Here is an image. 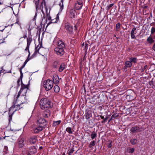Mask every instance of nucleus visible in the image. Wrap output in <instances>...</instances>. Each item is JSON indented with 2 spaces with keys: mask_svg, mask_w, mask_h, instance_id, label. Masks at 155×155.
<instances>
[{
  "mask_svg": "<svg viewBox=\"0 0 155 155\" xmlns=\"http://www.w3.org/2000/svg\"><path fill=\"white\" fill-rule=\"evenodd\" d=\"M26 37V36L25 35V36H24L23 37L24 38H25Z\"/></svg>",
  "mask_w": 155,
  "mask_h": 155,
  "instance_id": "nucleus-61",
  "label": "nucleus"
},
{
  "mask_svg": "<svg viewBox=\"0 0 155 155\" xmlns=\"http://www.w3.org/2000/svg\"><path fill=\"white\" fill-rule=\"evenodd\" d=\"M21 75H20V78H21V81L22 80V78L23 77V74H20Z\"/></svg>",
  "mask_w": 155,
  "mask_h": 155,
  "instance_id": "nucleus-49",
  "label": "nucleus"
},
{
  "mask_svg": "<svg viewBox=\"0 0 155 155\" xmlns=\"http://www.w3.org/2000/svg\"><path fill=\"white\" fill-rule=\"evenodd\" d=\"M142 130V128H140L139 127L134 126L132 127L130 130V131L133 133L140 132Z\"/></svg>",
  "mask_w": 155,
  "mask_h": 155,
  "instance_id": "nucleus-8",
  "label": "nucleus"
},
{
  "mask_svg": "<svg viewBox=\"0 0 155 155\" xmlns=\"http://www.w3.org/2000/svg\"><path fill=\"white\" fill-rule=\"evenodd\" d=\"M87 45H88V44H85V49H87Z\"/></svg>",
  "mask_w": 155,
  "mask_h": 155,
  "instance_id": "nucleus-54",
  "label": "nucleus"
},
{
  "mask_svg": "<svg viewBox=\"0 0 155 155\" xmlns=\"http://www.w3.org/2000/svg\"><path fill=\"white\" fill-rule=\"evenodd\" d=\"M14 114L12 113L11 114H10V113H9V118H8V120H9V124H10L11 121L12 120V115Z\"/></svg>",
  "mask_w": 155,
  "mask_h": 155,
  "instance_id": "nucleus-32",
  "label": "nucleus"
},
{
  "mask_svg": "<svg viewBox=\"0 0 155 155\" xmlns=\"http://www.w3.org/2000/svg\"><path fill=\"white\" fill-rule=\"evenodd\" d=\"M25 139L23 138H19L18 140L17 144L19 148L22 147L25 144Z\"/></svg>",
  "mask_w": 155,
  "mask_h": 155,
  "instance_id": "nucleus-9",
  "label": "nucleus"
},
{
  "mask_svg": "<svg viewBox=\"0 0 155 155\" xmlns=\"http://www.w3.org/2000/svg\"><path fill=\"white\" fill-rule=\"evenodd\" d=\"M38 51H38H35L34 54L31 55V58H29V57L28 56L27 58L26 59V60H27L28 62L30 60L31 58H34L36 54L37 53Z\"/></svg>",
  "mask_w": 155,
  "mask_h": 155,
  "instance_id": "nucleus-22",
  "label": "nucleus"
},
{
  "mask_svg": "<svg viewBox=\"0 0 155 155\" xmlns=\"http://www.w3.org/2000/svg\"><path fill=\"white\" fill-rule=\"evenodd\" d=\"M97 134L95 132L93 131L92 132L91 134V138L92 140L94 139L95 137H97Z\"/></svg>",
  "mask_w": 155,
  "mask_h": 155,
  "instance_id": "nucleus-28",
  "label": "nucleus"
},
{
  "mask_svg": "<svg viewBox=\"0 0 155 155\" xmlns=\"http://www.w3.org/2000/svg\"><path fill=\"white\" fill-rule=\"evenodd\" d=\"M126 97H127V101H130L133 100L132 98H131V99H129V100H128V99L130 97V95H127Z\"/></svg>",
  "mask_w": 155,
  "mask_h": 155,
  "instance_id": "nucleus-41",
  "label": "nucleus"
},
{
  "mask_svg": "<svg viewBox=\"0 0 155 155\" xmlns=\"http://www.w3.org/2000/svg\"><path fill=\"white\" fill-rule=\"evenodd\" d=\"M153 24H155V23H154V22H153V23H151V24H150V25L151 26H152V25H153Z\"/></svg>",
  "mask_w": 155,
  "mask_h": 155,
  "instance_id": "nucleus-58",
  "label": "nucleus"
},
{
  "mask_svg": "<svg viewBox=\"0 0 155 155\" xmlns=\"http://www.w3.org/2000/svg\"><path fill=\"white\" fill-rule=\"evenodd\" d=\"M130 142L132 144L134 145L137 142V140L136 139H132L130 140Z\"/></svg>",
  "mask_w": 155,
  "mask_h": 155,
  "instance_id": "nucleus-27",
  "label": "nucleus"
},
{
  "mask_svg": "<svg viewBox=\"0 0 155 155\" xmlns=\"http://www.w3.org/2000/svg\"><path fill=\"white\" fill-rule=\"evenodd\" d=\"M27 45H30L32 41V36L30 35H28V37L27 38Z\"/></svg>",
  "mask_w": 155,
  "mask_h": 155,
  "instance_id": "nucleus-21",
  "label": "nucleus"
},
{
  "mask_svg": "<svg viewBox=\"0 0 155 155\" xmlns=\"http://www.w3.org/2000/svg\"><path fill=\"white\" fill-rule=\"evenodd\" d=\"M107 147L109 148H110L112 147V141L111 140H109L107 142Z\"/></svg>",
  "mask_w": 155,
  "mask_h": 155,
  "instance_id": "nucleus-34",
  "label": "nucleus"
},
{
  "mask_svg": "<svg viewBox=\"0 0 155 155\" xmlns=\"http://www.w3.org/2000/svg\"><path fill=\"white\" fill-rule=\"evenodd\" d=\"M54 91L56 93L60 91V88L58 85H55L54 87Z\"/></svg>",
  "mask_w": 155,
  "mask_h": 155,
  "instance_id": "nucleus-25",
  "label": "nucleus"
},
{
  "mask_svg": "<svg viewBox=\"0 0 155 155\" xmlns=\"http://www.w3.org/2000/svg\"><path fill=\"white\" fill-rule=\"evenodd\" d=\"M58 20H59V17H58V15H57L55 18L54 19H53V20H51V23H56V22H57ZM50 23H49L48 24H49Z\"/></svg>",
  "mask_w": 155,
  "mask_h": 155,
  "instance_id": "nucleus-23",
  "label": "nucleus"
},
{
  "mask_svg": "<svg viewBox=\"0 0 155 155\" xmlns=\"http://www.w3.org/2000/svg\"><path fill=\"white\" fill-rule=\"evenodd\" d=\"M22 69H21L20 68H19V71H20V74H23L22 73Z\"/></svg>",
  "mask_w": 155,
  "mask_h": 155,
  "instance_id": "nucleus-51",
  "label": "nucleus"
},
{
  "mask_svg": "<svg viewBox=\"0 0 155 155\" xmlns=\"http://www.w3.org/2000/svg\"><path fill=\"white\" fill-rule=\"evenodd\" d=\"M65 27V29L67 31L68 33L70 34H71L73 32V28L69 23L66 24Z\"/></svg>",
  "mask_w": 155,
  "mask_h": 155,
  "instance_id": "nucleus-7",
  "label": "nucleus"
},
{
  "mask_svg": "<svg viewBox=\"0 0 155 155\" xmlns=\"http://www.w3.org/2000/svg\"><path fill=\"white\" fill-rule=\"evenodd\" d=\"M136 30V28L135 27H134L132 29L130 33V35L132 38L136 39L134 34L137 32Z\"/></svg>",
  "mask_w": 155,
  "mask_h": 155,
  "instance_id": "nucleus-15",
  "label": "nucleus"
},
{
  "mask_svg": "<svg viewBox=\"0 0 155 155\" xmlns=\"http://www.w3.org/2000/svg\"><path fill=\"white\" fill-rule=\"evenodd\" d=\"M53 81L55 84H58L59 82V79L58 75H54L53 77Z\"/></svg>",
  "mask_w": 155,
  "mask_h": 155,
  "instance_id": "nucleus-16",
  "label": "nucleus"
},
{
  "mask_svg": "<svg viewBox=\"0 0 155 155\" xmlns=\"http://www.w3.org/2000/svg\"><path fill=\"white\" fill-rule=\"evenodd\" d=\"M134 148L129 147L127 148V152L129 153H132L134 152Z\"/></svg>",
  "mask_w": 155,
  "mask_h": 155,
  "instance_id": "nucleus-24",
  "label": "nucleus"
},
{
  "mask_svg": "<svg viewBox=\"0 0 155 155\" xmlns=\"http://www.w3.org/2000/svg\"><path fill=\"white\" fill-rule=\"evenodd\" d=\"M21 87L18 93V97H19V96H20L21 95L25 96L28 89L27 86L23 84L22 80H21Z\"/></svg>",
  "mask_w": 155,
  "mask_h": 155,
  "instance_id": "nucleus-2",
  "label": "nucleus"
},
{
  "mask_svg": "<svg viewBox=\"0 0 155 155\" xmlns=\"http://www.w3.org/2000/svg\"><path fill=\"white\" fill-rule=\"evenodd\" d=\"M83 2L84 0H78L75 4V8L76 10L81 9L83 5Z\"/></svg>",
  "mask_w": 155,
  "mask_h": 155,
  "instance_id": "nucleus-6",
  "label": "nucleus"
},
{
  "mask_svg": "<svg viewBox=\"0 0 155 155\" xmlns=\"http://www.w3.org/2000/svg\"><path fill=\"white\" fill-rule=\"evenodd\" d=\"M106 120L107 119L106 118H104V119L103 121L102 122L103 123L106 122Z\"/></svg>",
  "mask_w": 155,
  "mask_h": 155,
  "instance_id": "nucleus-55",
  "label": "nucleus"
},
{
  "mask_svg": "<svg viewBox=\"0 0 155 155\" xmlns=\"http://www.w3.org/2000/svg\"><path fill=\"white\" fill-rule=\"evenodd\" d=\"M152 49L155 52V43H154L152 47Z\"/></svg>",
  "mask_w": 155,
  "mask_h": 155,
  "instance_id": "nucleus-46",
  "label": "nucleus"
},
{
  "mask_svg": "<svg viewBox=\"0 0 155 155\" xmlns=\"http://www.w3.org/2000/svg\"><path fill=\"white\" fill-rule=\"evenodd\" d=\"M64 0H61V2L60 3L59 5L60 7V10L61 11L63 9L64 7V5L63 4V1Z\"/></svg>",
  "mask_w": 155,
  "mask_h": 155,
  "instance_id": "nucleus-26",
  "label": "nucleus"
},
{
  "mask_svg": "<svg viewBox=\"0 0 155 155\" xmlns=\"http://www.w3.org/2000/svg\"><path fill=\"white\" fill-rule=\"evenodd\" d=\"M25 65L23 64V65L21 66V67L20 68H21V69H22L25 67Z\"/></svg>",
  "mask_w": 155,
  "mask_h": 155,
  "instance_id": "nucleus-53",
  "label": "nucleus"
},
{
  "mask_svg": "<svg viewBox=\"0 0 155 155\" xmlns=\"http://www.w3.org/2000/svg\"><path fill=\"white\" fill-rule=\"evenodd\" d=\"M147 41L150 44H152L155 42L154 40L153 39V38L151 36H149L148 38H147Z\"/></svg>",
  "mask_w": 155,
  "mask_h": 155,
  "instance_id": "nucleus-20",
  "label": "nucleus"
},
{
  "mask_svg": "<svg viewBox=\"0 0 155 155\" xmlns=\"http://www.w3.org/2000/svg\"><path fill=\"white\" fill-rule=\"evenodd\" d=\"M4 29H5L4 28V29H2V30H0V31H3L4 30Z\"/></svg>",
  "mask_w": 155,
  "mask_h": 155,
  "instance_id": "nucleus-60",
  "label": "nucleus"
},
{
  "mask_svg": "<svg viewBox=\"0 0 155 155\" xmlns=\"http://www.w3.org/2000/svg\"><path fill=\"white\" fill-rule=\"evenodd\" d=\"M154 32H155V28L152 27L151 28V35H153ZM154 38L155 39V34L154 36Z\"/></svg>",
  "mask_w": 155,
  "mask_h": 155,
  "instance_id": "nucleus-38",
  "label": "nucleus"
},
{
  "mask_svg": "<svg viewBox=\"0 0 155 155\" xmlns=\"http://www.w3.org/2000/svg\"><path fill=\"white\" fill-rule=\"evenodd\" d=\"M37 152V150L35 146H33L29 148V152L31 154H34Z\"/></svg>",
  "mask_w": 155,
  "mask_h": 155,
  "instance_id": "nucleus-17",
  "label": "nucleus"
},
{
  "mask_svg": "<svg viewBox=\"0 0 155 155\" xmlns=\"http://www.w3.org/2000/svg\"><path fill=\"white\" fill-rule=\"evenodd\" d=\"M65 47L64 43L61 41H59L57 43V46L54 49V51L58 55H62L64 53V48Z\"/></svg>",
  "mask_w": 155,
  "mask_h": 155,
  "instance_id": "nucleus-1",
  "label": "nucleus"
},
{
  "mask_svg": "<svg viewBox=\"0 0 155 155\" xmlns=\"http://www.w3.org/2000/svg\"><path fill=\"white\" fill-rule=\"evenodd\" d=\"M14 24H12L11 25V26H12Z\"/></svg>",
  "mask_w": 155,
  "mask_h": 155,
  "instance_id": "nucleus-64",
  "label": "nucleus"
},
{
  "mask_svg": "<svg viewBox=\"0 0 155 155\" xmlns=\"http://www.w3.org/2000/svg\"><path fill=\"white\" fill-rule=\"evenodd\" d=\"M71 15H71V18H73L74 17V13H72L71 12Z\"/></svg>",
  "mask_w": 155,
  "mask_h": 155,
  "instance_id": "nucleus-48",
  "label": "nucleus"
},
{
  "mask_svg": "<svg viewBox=\"0 0 155 155\" xmlns=\"http://www.w3.org/2000/svg\"><path fill=\"white\" fill-rule=\"evenodd\" d=\"M100 117H101V118L102 119H104V116H101Z\"/></svg>",
  "mask_w": 155,
  "mask_h": 155,
  "instance_id": "nucleus-56",
  "label": "nucleus"
},
{
  "mask_svg": "<svg viewBox=\"0 0 155 155\" xmlns=\"http://www.w3.org/2000/svg\"><path fill=\"white\" fill-rule=\"evenodd\" d=\"M127 67H130L132 65V63L130 60V61H127L126 63Z\"/></svg>",
  "mask_w": 155,
  "mask_h": 155,
  "instance_id": "nucleus-36",
  "label": "nucleus"
},
{
  "mask_svg": "<svg viewBox=\"0 0 155 155\" xmlns=\"http://www.w3.org/2000/svg\"><path fill=\"white\" fill-rule=\"evenodd\" d=\"M74 150L73 148H71L67 152L68 155H71V154L74 152Z\"/></svg>",
  "mask_w": 155,
  "mask_h": 155,
  "instance_id": "nucleus-35",
  "label": "nucleus"
},
{
  "mask_svg": "<svg viewBox=\"0 0 155 155\" xmlns=\"http://www.w3.org/2000/svg\"><path fill=\"white\" fill-rule=\"evenodd\" d=\"M15 24H17L18 25H19L20 26L21 28V23H20V22L19 21H17L15 22Z\"/></svg>",
  "mask_w": 155,
  "mask_h": 155,
  "instance_id": "nucleus-42",
  "label": "nucleus"
},
{
  "mask_svg": "<svg viewBox=\"0 0 155 155\" xmlns=\"http://www.w3.org/2000/svg\"><path fill=\"white\" fill-rule=\"evenodd\" d=\"M77 27L78 26H77V25H75V26H74L75 29L76 30L77 29Z\"/></svg>",
  "mask_w": 155,
  "mask_h": 155,
  "instance_id": "nucleus-52",
  "label": "nucleus"
},
{
  "mask_svg": "<svg viewBox=\"0 0 155 155\" xmlns=\"http://www.w3.org/2000/svg\"><path fill=\"white\" fill-rule=\"evenodd\" d=\"M67 67V65L64 63L61 64L59 67L58 71L59 72H62Z\"/></svg>",
  "mask_w": 155,
  "mask_h": 155,
  "instance_id": "nucleus-14",
  "label": "nucleus"
},
{
  "mask_svg": "<svg viewBox=\"0 0 155 155\" xmlns=\"http://www.w3.org/2000/svg\"><path fill=\"white\" fill-rule=\"evenodd\" d=\"M91 117V114L90 112H87L85 115V118L86 119H88Z\"/></svg>",
  "mask_w": 155,
  "mask_h": 155,
  "instance_id": "nucleus-33",
  "label": "nucleus"
},
{
  "mask_svg": "<svg viewBox=\"0 0 155 155\" xmlns=\"http://www.w3.org/2000/svg\"><path fill=\"white\" fill-rule=\"evenodd\" d=\"M114 5L113 4H111L107 6V8L108 9H109L111 7Z\"/></svg>",
  "mask_w": 155,
  "mask_h": 155,
  "instance_id": "nucleus-44",
  "label": "nucleus"
},
{
  "mask_svg": "<svg viewBox=\"0 0 155 155\" xmlns=\"http://www.w3.org/2000/svg\"><path fill=\"white\" fill-rule=\"evenodd\" d=\"M117 117V114H113L111 117V119L115 118Z\"/></svg>",
  "mask_w": 155,
  "mask_h": 155,
  "instance_id": "nucleus-40",
  "label": "nucleus"
},
{
  "mask_svg": "<svg viewBox=\"0 0 155 155\" xmlns=\"http://www.w3.org/2000/svg\"><path fill=\"white\" fill-rule=\"evenodd\" d=\"M27 62H28L27 60H25V61L24 63V64L25 65L26 64V63Z\"/></svg>",
  "mask_w": 155,
  "mask_h": 155,
  "instance_id": "nucleus-50",
  "label": "nucleus"
},
{
  "mask_svg": "<svg viewBox=\"0 0 155 155\" xmlns=\"http://www.w3.org/2000/svg\"><path fill=\"white\" fill-rule=\"evenodd\" d=\"M42 147H40V149H42Z\"/></svg>",
  "mask_w": 155,
  "mask_h": 155,
  "instance_id": "nucleus-62",
  "label": "nucleus"
},
{
  "mask_svg": "<svg viewBox=\"0 0 155 155\" xmlns=\"http://www.w3.org/2000/svg\"><path fill=\"white\" fill-rule=\"evenodd\" d=\"M44 127L43 125H40L38 126L35 128L33 130V131L34 133L37 134L42 130L43 129Z\"/></svg>",
  "mask_w": 155,
  "mask_h": 155,
  "instance_id": "nucleus-11",
  "label": "nucleus"
},
{
  "mask_svg": "<svg viewBox=\"0 0 155 155\" xmlns=\"http://www.w3.org/2000/svg\"><path fill=\"white\" fill-rule=\"evenodd\" d=\"M120 20L121 21L122 23L125 25H126V23L125 21H124V20L125 19V17L123 18V16H120Z\"/></svg>",
  "mask_w": 155,
  "mask_h": 155,
  "instance_id": "nucleus-31",
  "label": "nucleus"
},
{
  "mask_svg": "<svg viewBox=\"0 0 155 155\" xmlns=\"http://www.w3.org/2000/svg\"><path fill=\"white\" fill-rule=\"evenodd\" d=\"M125 66H126V62H125Z\"/></svg>",
  "mask_w": 155,
  "mask_h": 155,
  "instance_id": "nucleus-63",
  "label": "nucleus"
},
{
  "mask_svg": "<svg viewBox=\"0 0 155 155\" xmlns=\"http://www.w3.org/2000/svg\"><path fill=\"white\" fill-rule=\"evenodd\" d=\"M129 60L130 61L131 63L132 62L135 63L136 62L137 59L136 58H129Z\"/></svg>",
  "mask_w": 155,
  "mask_h": 155,
  "instance_id": "nucleus-37",
  "label": "nucleus"
},
{
  "mask_svg": "<svg viewBox=\"0 0 155 155\" xmlns=\"http://www.w3.org/2000/svg\"><path fill=\"white\" fill-rule=\"evenodd\" d=\"M19 82H20V79H18V80L17 83H18V84H19Z\"/></svg>",
  "mask_w": 155,
  "mask_h": 155,
  "instance_id": "nucleus-59",
  "label": "nucleus"
},
{
  "mask_svg": "<svg viewBox=\"0 0 155 155\" xmlns=\"http://www.w3.org/2000/svg\"><path fill=\"white\" fill-rule=\"evenodd\" d=\"M14 100L16 102L17 100L18 101H20L21 103V104L24 103L26 102V99L25 96L21 95L19 97H18V95L15 98Z\"/></svg>",
  "mask_w": 155,
  "mask_h": 155,
  "instance_id": "nucleus-5",
  "label": "nucleus"
},
{
  "mask_svg": "<svg viewBox=\"0 0 155 155\" xmlns=\"http://www.w3.org/2000/svg\"><path fill=\"white\" fill-rule=\"evenodd\" d=\"M47 102H46V104L44 106L43 108H50L52 106V103L51 102L49 101V100H48Z\"/></svg>",
  "mask_w": 155,
  "mask_h": 155,
  "instance_id": "nucleus-19",
  "label": "nucleus"
},
{
  "mask_svg": "<svg viewBox=\"0 0 155 155\" xmlns=\"http://www.w3.org/2000/svg\"><path fill=\"white\" fill-rule=\"evenodd\" d=\"M95 145V142L94 140L91 141L88 147L89 148H91L93 146H94Z\"/></svg>",
  "mask_w": 155,
  "mask_h": 155,
  "instance_id": "nucleus-29",
  "label": "nucleus"
},
{
  "mask_svg": "<svg viewBox=\"0 0 155 155\" xmlns=\"http://www.w3.org/2000/svg\"><path fill=\"white\" fill-rule=\"evenodd\" d=\"M66 130L67 132L69 134H72L73 132L72 131L71 128L70 127H67L66 129Z\"/></svg>",
  "mask_w": 155,
  "mask_h": 155,
  "instance_id": "nucleus-30",
  "label": "nucleus"
},
{
  "mask_svg": "<svg viewBox=\"0 0 155 155\" xmlns=\"http://www.w3.org/2000/svg\"><path fill=\"white\" fill-rule=\"evenodd\" d=\"M11 131L13 132H15L16 131V130L14 129H10V131Z\"/></svg>",
  "mask_w": 155,
  "mask_h": 155,
  "instance_id": "nucleus-47",
  "label": "nucleus"
},
{
  "mask_svg": "<svg viewBox=\"0 0 155 155\" xmlns=\"http://www.w3.org/2000/svg\"><path fill=\"white\" fill-rule=\"evenodd\" d=\"M13 105L10 108L9 111L10 112H13V114H14L15 111L17 110H19L20 108V105L18 104L16 105V102H15V101L13 102Z\"/></svg>",
  "mask_w": 155,
  "mask_h": 155,
  "instance_id": "nucleus-4",
  "label": "nucleus"
},
{
  "mask_svg": "<svg viewBox=\"0 0 155 155\" xmlns=\"http://www.w3.org/2000/svg\"><path fill=\"white\" fill-rule=\"evenodd\" d=\"M37 140V137L36 136H33L31 137L29 139V141L31 144H35Z\"/></svg>",
  "mask_w": 155,
  "mask_h": 155,
  "instance_id": "nucleus-13",
  "label": "nucleus"
},
{
  "mask_svg": "<svg viewBox=\"0 0 155 155\" xmlns=\"http://www.w3.org/2000/svg\"><path fill=\"white\" fill-rule=\"evenodd\" d=\"M60 123H61V121L60 120L57 121L55 122V123H56V124L57 125L60 124Z\"/></svg>",
  "mask_w": 155,
  "mask_h": 155,
  "instance_id": "nucleus-45",
  "label": "nucleus"
},
{
  "mask_svg": "<svg viewBox=\"0 0 155 155\" xmlns=\"http://www.w3.org/2000/svg\"><path fill=\"white\" fill-rule=\"evenodd\" d=\"M48 100L46 98H43L41 100L40 102V105L41 106V108H43L44 106L46 104V102H47Z\"/></svg>",
  "mask_w": 155,
  "mask_h": 155,
  "instance_id": "nucleus-12",
  "label": "nucleus"
},
{
  "mask_svg": "<svg viewBox=\"0 0 155 155\" xmlns=\"http://www.w3.org/2000/svg\"><path fill=\"white\" fill-rule=\"evenodd\" d=\"M147 65H146V66H144V67L143 68V70H144L145 69H146V68H147Z\"/></svg>",
  "mask_w": 155,
  "mask_h": 155,
  "instance_id": "nucleus-57",
  "label": "nucleus"
},
{
  "mask_svg": "<svg viewBox=\"0 0 155 155\" xmlns=\"http://www.w3.org/2000/svg\"><path fill=\"white\" fill-rule=\"evenodd\" d=\"M29 46H30V45H27V47H26V48L25 49V50H26V51L28 50V52L29 53L28 57L30 55V51H29Z\"/></svg>",
  "mask_w": 155,
  "mask_h": 155,
  "instance_id": "nucleus-39",
  "label": "nucleus"
},
{
  "mask_svg": "<svg viewBox=\"0 0 155 155\" xmlns=\"http://www.w3.org/2000/svg\"><path fill=\"white\" fill-rule=\"evenodd\" d=\"M37 123L38 124H40V125L43 126L44 127L46 124L45 120L42 118H39L37 120Z\"/></svg>",
  "mask_w": 155,
  "mask_h": 155,
  "instance_id": "nucleus-10",
  "label": "nucleus"
},
{
  "mask_svg": "<svg viewBox=\"0 0 155 155\" xmlns=\"http://www.w3.org/2000/svg\"><path fill=\"white\" fill-rule=\"evenodd\" d=\"M43 86L46 90H49L53 86V81L48 79L44 81Z\"/></svg>",
  "mask_w": 155,
  "mask_h": 155,
  "instance_id": "nucleus-3",
  "label": "nucleus"
},
{
  "mask_svg": "<svg viewBox=\"0 0 155 155\" xmlns=\"http://www.w3.org/2000/svg\"><path fill=\"white\" fill-rule=\"evenodd\" d=\"M50 114V111L49 110H47L43 113V116L45 117H48Z\"/></svg>",
  "mask_w": 155,
  "mask_h": 155,
  "instance_id": "nucleus-18",
  "label": "nucleus"
},
{
  "mask_svg": "<svg viewBox=\"0 0 155 155\" xmlns=\"http://www.w3.org/2000/svg\"><path fill=\"white\" fill-rule=\"evenodd\" d=\"M116 28L117 29H119L120 27V23H118L116 25Z\"/></svg>",
  "mask_w": 155,
  "mask_h": 155,
  "instance_id": "nucleus-43",
  "label": "nucleus"
}]
</instances>
